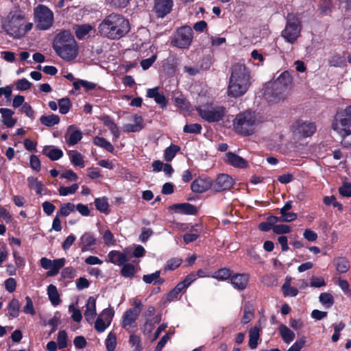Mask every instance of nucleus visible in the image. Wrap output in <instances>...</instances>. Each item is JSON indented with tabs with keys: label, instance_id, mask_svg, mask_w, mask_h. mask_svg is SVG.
<instances>
[{
	"label": "nucleus",
	"instance_id": "1",
	"mask_svg": "<svg viewBox=\"0 0 351 351\" xmlns=\"http://www.w3.org/2000/svg\"><path fill=\"white\" fill-rule=\"evenodd\" d=\"M130 29V22L123 16L110 14L99 25V33L109 39L117 40L125 36Z\"/></svg>",
	"mask_w": 351,
	"mask_h": 351
},
{
	"label": "nucleus",
	"instance_id": "2",
	"mask_svg": "<svg viewBox=\"0 0 351 351\" xmlns=\"http://www.w3.org/2000/svg\"><path fill=\"white\" fill-rule=\"evenodd\" d=\"M53 49L63 60L71 61L77 56L78 46L70 31L63 30L54 38Z\"/></svg>",
	"mask_w": 351,
	"mask_h": 351
},
{
	"label": "nucleus",
	"instance_id": "3",
	"mask_svg": "<svg viewBox=\"0 0 351 351\" xmlns=\"http://www.w3.org/2000/svg\"><path fill=\"white\" fill-rule=\"evenodd\" d=\"M261 122L257 113L245 110L237 114L233 120V127L237 134L248 136L254 134L256 126Z\"/></svg>",
	"mask_w": 351,
	"mask_h": 351
},
{
	"label": "nucleus",
	"instance_id": "4",
	"mask_svg": "<svg viewBox=\"0 0 351 351\" xmlns=\"http://www.w3.org/2000/svg\"><path fill=\"white\" fill-rule=\"evenodd\" d=\"M332 129L343 137L351 134V105L337 111Z\"/></svg>",
	"mask_w": 351,
	"mask_h": 351
},
{
	"label": "nucleus",
	"instance_id": "5",
	"mask_svg": "<svg viewBox=\"0 0 351 351\" xmlns=\"http://www.w3.org/2000/svg\"><path fill=\"white\" fill-rule=\"evenodd\" d=\"M251 85L250 73L245 64L241 63L234 64L231 69L228 88H246Z\"/></svg>",
	"mask_w": 351,
	"mask_h": 351
},
{
	"label": "nucleus",
	"instance_id": "6",
	"mask_svg": "<svg viewBox=\"0 0 351 351\" xmlns=\"http://www.w3.org/2000/svg\"><path fill=\"white\" fill-rule=\"evenodd\" d=\"M213 101H207L196 107L198 115L208 123L218 122L221 121L226 114V108L223 106L212 107Z\"/></svg>",
	"mask_w": 351,
	"mask_h": 351
},
{
	"label": "nucleus",
	"instance_id": "7",
	"mask_svg": "<svg viewBox=\"0 0 351 351\" xmlns=\"http://www.w3.org/2000/svg\"><path fill=\"white\" fill-rule=\"evenodd\" d=\"M36 27L39 30H47L53 24V12L46 5L39 4L34 9Z\"/></svg>",
	"mask_w": 351,
	"mask_h": 351
},
{
	"label": "nucleus",
	"instance_id": "8",
	"mask_svg": "<svg viewBox=\"0 0 351 351\" xmlns=\"http://www.w3.org/2000/svg\"><path fill=\"white\" fill-rule=\"evenodd\" d=\"M301 25L299 19L293 14L287 16V25L282 32L284 38L290 43H293L300 34Z\"/></svg>",
	"mask_w": 351,
	"mask_h": 351
},
{
	"label": "nucleus",
	"instance_id": "9",
	"mask_svg": "<svg viewBox=\"0 0 351 351\" xmlns=\"http://www.w3.org/2000/svg\"><path fill=\"white\" fill-rule=\"evenodd\" d=\"M193 40V31L189 26H182L177 29L171 38L173 46L180 48H188Z\"/></svg>",
	"mask_w": 351,
	"mask_h": 351
},
{
	"label": "nucleus",
	"instance_id": "10",
	"mask_svg": "<svg viewBox=\"0 0 351 351\" xmlns=\"http://www.w3.org/2000/svg\"><path fill=\"white\" fill-rule=\"evenodd\" d=\"M24 25V18L21 15L13 16L6 23L3 28L9 35L14 38H20L24 36L23 26Z\"/></svg>",
	"mask_w": 351,
	"mask_h": 351
},
{
	"label": "nucleus",
	"instance_id": "11",
	"mask_svg": "<svg viewBox=\"0 0 351 351\" xmlns=\"http://www.w3.org/2000/svg\"><path fill=\"white\" fill-rule=\"evenodd\" d=\"M140 315L138 309L129 308L122 316L121 326L128 332H132L130 328H136V320Z\"/></svg>",
	"mask_w": 351,
	"mask_h": 351
},
{
	"label": "nucleus",
	"instance_id": "12",
	"mask_svg": "<svg viewBox=\"0 0 351 351\" xmlns=\"http://www.w3.org/2000/svg\"><path fill=\"white\" fill-rule=\"evenodd\" d=\"M234 185V180L228 174H219L216 178L215 182H213V189L215 192L219 193L230 190Z\"/></svg>",
	"mask_w": 351,
	"mask_h": 351
},
{
	"label": "nucleus",
	"instance_id": "13",
	"mask_svg": "<svg viewBox=\"0 0 351 351\" xmlns=\"http://www.w3.org/2000/svg\"><path fill=\"white\" fill-rule=\"evenodd\" d=\"M213 186V180L206 176H199L191 184V189L195 193H203Z\"/></svg>",
	"mask_w": 351,
	"mask_h": 351
},
{
	"label": "nucleus",
	"instance_id": "14",
	"mask_svg": "<svg viewBox=\"0 0 351 351\" xmlns=\"http://www.w3.org/2000/svg\"><path fill=\"white\" fill-rule=\"evenodd\" d=\"M294 127V132L304 138L312 136L316 132V125L311 121L299 120Z\"/></svg>",
	"mask_w": 351,
	"mask_h": 351
},
{
	"label": "nucleus",
	"instance_id": "15",
	"mask_svg": "<svg viewBox=\"0 0 351 351\" xmlns=\"http://www.w3.org/2000/svg\"><path fill=\"white\" fill-rule=\"evenodd\" d=\"M286 89H262L260 93L269 104H276L285 98ZM259 94V93H258Z\"/></svg>",
	"mask_w": 351,
	"mask_h": 351
},
{
	"label": "nucleus",
	"instance_id": "16",
	"mask_svg": "<svg viewBox=\"0 0 351 351\" xmlns=\"http://www.w3.org/2000/svg\"><path fill=\"white\" fill-rule=\"evenodd\" d=\"M172 6V0H155L154 12L158 17L163 18L171 12Z\"/></svg>",
	"mask_w": 351,
	"mask_h": 351
},
{
	"label": "nucleus",
	"instance_id": "17",
	"mask_svg": "<svg viewBox=\"0 0 351 351\" xmlns=\"http://www.w3.org/2000/svg\"><path fill=\"white\" fill-rule=\"evenodd\" d=\"M224 161L236 168L244 169L248 167V162L245 159L232 152L226 154Z\"/></svg>",
	"mask_w": 351,
	"mask_h": 351
},
{
	"label": "nucleus",
	"instance_id": "18",
	"mask_svg": "<svg viewBox=\"0 0 351 351\" xmlns=\"http://www.w3.org/2000/svg\"><path fill=\"white\" fill-rule=\"evenodd\" d=\"M249 279L250 276L247 274H233L230 281L235 289L242 291L247 287Z\"/></svg>",
	"mask_w": 351,
	"mask_h": 351
},
{
	"label": "nucleus",
	"instance_id": "19",
	"mask_svg": "<svg viewBox=\"0 0 351 351\" xmlns=\"http://www.w3.org/2000/svg\"><path fill=\"white\" fill-rule=\"evenodd\" d=\"M170 208L174 210L176 213L189 215H195L198 213L197 207L189 203L174 204Z\"/></svg>",
	"mask_w": 351,
	"mask_h": 351
},
{
	"label": "nucleus",
	"instance_id": "20",
	"mask_svg": "<svg viewBox=\"0 0 351 351\" xmlns=\"http://www.w3.org/2000/svg\"><path fill=\"white\" fill-rule=\"evenodd\" d=\"M96 315V299L90 296L88 299L87 303L86 304L84 317L88 323L92 324Z\"/></svg>",
	"mask_w": 351,
	"mask_h": 351
},
{
	"label": "nucleus",
	"instance_id": "21",
	"mask_svg": "<svg viewBox=\"0 0 351 351\" xmlns=\"http://www.w3.org/2000/svg\"><path fill=\"white\" fill-rule=\"evenodd\" d=\"M97 244V239L91 232H85L80 239V246L82 252L89 250L91 246Z\"/></svg>",
	"mask_w": 351,
	"mask_h": 351
},
{
	"label": "nucleus",
	"instance_id": "22",
	"mask_svg": "<svg viewBox=\"0 0 351 351\" xmlns=\"http://www.w3.org/2000/svg\"><path fill=\"white\" fill-rule=\"evenodd\" d=\"M134 124L128 123L123 125V130L125 132H137L144 128L143 119L141 116L136 114L134 115Z\"/></svg>",
	"mask_w": 351,
	"mask_h": 351
},
{
	"label": "nucleus",
	"instance_id": "23",
	"mask_svg": "<svg viewBox=\"0 0 351 351\" xmlns=\"http://www.w3.org/2000/svg\"><path fill=\"white\" fill-rule=\"evenodd\" d=\"M159 89H147V96L153 98L154 101L160 105L161 108L167 106L168 101L162 93L158 92Z\"/></svg>",
	"mask_w": 351,
	"mask_h": 351
},
{
	"label": "nucleus",
	"instance_id": "24",
	"mask_svg": "<svg viewBox=\"0 0 351 351\" xmlns=\"http://www.w3.org/2000/svg\"><path fill=\"white\" fill-rule=\"evenodd\" d=\"M109 261L114 265L121 266L128 261L125 254L119 251L112 250L108 254Z\"/></svg>",
	"mask_w": 351,
	"mask_h": 351
},
{
	"label": "nucleus",
	"instance_id": "25",
	"mask_svg": "<svg viewBox=\"0 0 351 351\" xmlns=\"http://www.w3.org/2000/svg\"><path fill=\"white\" fill-rule=\"evenodd\" d=\"M65 77L72 83L73 88H96L97 86L96 83L77 79L71 73L65 75Z\"/></svg>",
	"mask_w": 351,
	"mask_h": 351
},
{
	"label": "nucleus",
	"instance_id": "26",
	"mask_svg": "<svg viewBox=\"0 0 351 351\" xmlns=\"http://www.w3.org/2000/svg\"><path fill=\"white\" fill-rule=\"evenodd\" d=\"M0 113L2 117V121L7 128H12L16 123V119L12 117L14 112L9 108H0Z\"/></svg>",
	"mask_w": 351,
	"mask_h": 351
},
{
	"label": "nucleus",
	"instance_id": "27",
	"mask_svg": "<svg viewBox=\"0 0 351 351\" xmlns=\"http://www.w3.org/2000/svg\"><path fill=\"white\" fill-rule=\"evenodd\" d=\"M42 152L53 161L58 160L63 156V152L60 149L50 145L45 146Z\"/></svg>",
	"mask_w": 351,
	"mask_h": 351
},
{
	"label": "nucleus",
	"instance_id": "28",
	"mask_svg": "<svg viewBox=\"0 0 351 351\" xmlns=\"http://www.w3.org/2000/svg\"><path fill=\"white\" fill-rule=\"evenodd\" d=\"M143 280L146 284L153 283L154 285H162L165 280L160 278V271L158 270L150 274H145L143 276Z\"/></svg>",
	"mask_w": 351,
	"mask_h": 351
},
{
	"label": "nucleus",
	"instance_id": "29",
	"mask_svg": "<svg viewBox=\"0 0 351 351\" xmlns=\"http://www.w3.org/2000/svg\"><path fill=\"white\" fill-rule=\"evenodd\" d=\"M47 291L49 300L51 304L54 306L59 305L62 301L57 287L55 285L51 284L47 287Z\"/></svg>",
	"mask_w": 351,
	"mask_h": 351
},
{
	"label": "nucleus",
	"instance_id": "30",
	"mask_svg": "<svg viewBox=\"0 0 351 351\" xmlns=\"http://www.w3.org/2000/svg\"><path fill=\"white\" fill-rule=\"evenodd\" d=\"M233 274V271L230 269L223 267L215 271L211 274V277L220 281H224L231 280Z\"/></svg>",
	"mask_w": 351,
	"mask_h": 351
},
{
	"label": "nucleus",
	"instance_id": "31",
	"mask_svg": "<svg viewBox=\"0 0 351 351\" xmlns=\"http://www.w3.org/2000/svg\"><path fill=\"white\" fill-rule=\"evenodd\" d=\"M292 77L288 71L282 72L275 80L274 85L277 87H288L291 84Z\"/></svg>",
	"mask_w": 351,
	"mask_h": 351
},
{
	"label": "nucleus",
	"instance_id": "32",
	"mask_svg": "<svg viewBox=\"0 0 351 351\" xmlns=\"http://www.w3.org/2000/svg\"><path fill=\"white\" fill-rule=\"evenodd\" d=\"M260 328L254 326L249 331V347L254 350L257 348L260 337Z\"/></svg>",
	"mask_w": 351,
	"mask_h": 351
},
{
	"label": "nucleus",
	"instance_id": "33",
	"mask_svg": "<svg viewBox=\"0 0 351 351\" xmlns=\"http://www.w3.org/2000/svg\"><path fill=\"white\" fill-rule=\"evenodd\" d=\"M278 330L282 340L286 343H289L294 339L295 333L286 325L280 324Z\"/></svg>",
	"mask_w": 351,
	"mask_h": 351
},
{
	"label": "nucleus",
	"instance_id": "34",
	"mask_svg": "<svg viewBox=\"0 0 351 351\" xmlns=\"http://www.w3.org/2000/svg\"><path fill=\"white\" fill-rule=\"evenodd\" d=\"M334 263L339 273L343 274L350 269V263L345 257H338L334 260Z\"/></svg>",
	"mask_w": 351,
	"mask_h": 351
},
{
	"label": "nucleus",
	"instance_id": "35",
	"mask_svg": "<svg viewBox=\"0 0 351 351\" xmlns=\"http://www.w3.org/2000/svg\"><path fill=\"white\" fill-rule=\"evenodd\" d=\"M282 291L285 297H295L299 292L297 288L291 286V278L288 277L286 278L285 282L282 286Z\"/></svg>",
	"mask_w": 351,
	"mask_h": 351
},
{
	"label": "nucleus",
	"instance_id": "36",
	"mask_svg": "<svg viewBox=\"0 0 351 351\" xmlns=\"http://www.w3.org/2000/svg\"><path fill=\"white\" fill-rule=\"evenodd\" d=\"M93 143L95 145H97L110 153H113L114 151V146L108 141L105 138L101 136H95L93 138Z\"/></svg>",
	"mask_w": 351,
	"mask_h": 351
},
{
	"label": "nucleus",
	"instance_id": "37",
	"mask_svg": "<svg viewBox=\"0 0 351 351\" xmlns=\"http://www.w3.org/2000/svg\"><path fill=\"white\" fill-rule=\"evenodd\" d=\"M65 258H57L52 261V267L51 269L49 270L47 272V276H53L59 273V271L61 268H62L65 264Z\"/></svg>",
	"mask_w": 351,
	"mask_h": 351
},
{
	"label": "nucleus",
	"instance_id": "38",
	"mask_svg": "<svg viewBox=\"0 0 351 351\" xmlns=\"http://www.w3.org/2000/svg\"><path fill=\"white\" fill-rule=\"evenodd\" d=\"M95 206L96 209L101 213H109V204L106 197H97L95 199Z\"/></svg>",
	"mask_w": 351,
	"mask_h": 351
},
{
	"label": "nucleus",
	"instance_id": "39",
	"mask_svg": "<svg viewBox=\"0 0 351 351\" xmlns=\"http://www.w3.org/2000/svg\"><path fill=\"white\" fill-rule=\"evenodd\" d=\"M75 35L78 39H83L93 29L89 24L78 25L74 27Z\"/></svg>",
	"mask_w": 351,
	"mask_h": 351
},
{
	"label": "nucleus",
	"instance_id": "40",
	"mask_svg": "<svg viewBox=\"0 0 351 351\" xmlns=\"http://www.w3.org/2000/svg\"><path fill=\"white\" fill-rule=\"evenodd\" d=\"M40 121L43 125L47 127H51L59 123L60 117L53 114L48 116L43 115L40 118Z\"/></svg>",
	"mask_w": 351,
	"mask_h": 351
},
{
	"label": "nucleus",
	"instance_id": "41",
	"mask_svg": "<svg viewBox=\"0 0 351 351\" xmlns=\"http://www.w3.org/2000/svg\"><path fill=\"white\" fill-rule=\"evenodd\" d=\"M75 206L74 204L68 202L64 203L60 205V209L57 211L56 214L58 217H67L72 212H74Z\"/></svg>",
	"mask_w": 351,
	"mask_h": 351
},
{
	"label": "nucleus",
	"instance_id": "42",
	"mask_svg": "<svg viewBox=\"0 0 351 351\" xmlns=\"http://www.w3.org/2000/svg\"><path fill=\"white\" fill-rule=\"evenodd\" d=\"M8 314L10 317L14 318L17 317L20 311L19 301L16 298L12 299L8 304Z\"/></svg>",
	"mask_w": 351,
	"mask_h": 351
},
{
	"label": "nucleus",
	"instance_id": "43",
	"mask_svg": "<svg viewBox=\"0 0 351 351\" xmlns=\"http://www.w3.org/2000/svg\"><path fill=\"white\" fill-rule=\"evenodd\" d=\"M27 182L30 189H34L37 195H41L43 184L38 178L29 176L27 178Z\"/></svg>",
	"mask_w": 351,
	"mask_h": 351
},
{
	"label": "nucleus",
	"instance_id": "44",
	"mask_svg": "<svg viewBox=\"0 0 351 351\" xmlns=\"http://www.w3.org/2000/svg\"><path fill=\"white\" fill-rule=\"evenodd\" d=\"M180 150V147L178 145L171 144L165 150V160L167 162L171 161Z\"/></svg>",
	"mask_w": 351,
	"mask_h": 351
},
{
	"label": "nucleus",
	"instance_id": "45",
	"mask_svg": "<svg viewBox=\"0 0 351 351\" xmlns=\"http://www.w3.org/2000/svg\"><path fill=\"white\" fill-rule=\"evenodd\" d=\"M121 270V274L125 278H133L136 274V269L132 263H125Z\"/></svg>",
	"mask_w": 351,
	"mask_h": 351
},
{
	"label": "nucleus",
	"instance_id": "46",
	"mask_svg": "<svg viewBox=\"0 0 351 351\" xmlns=\"http://www.w3.org/2000/svg\"><path fill=\"white\" fill-rule=\"evenodd\" d=\"M69 156L72 164L81 168L84 167L83 156L80 153L76 151H71Z\"/></svg>",
	"mask_w": 351,
	"mask_h": 351
},
{
	"label": "nucleus",
	"instance_id": "47",
	"mask_svg": "<svg viewBox=\"0 0 351 351\" xmlns=\"http://www.w3.org/2000/svg\"><path fill=\"white\" fill-rule=\"evenodd\" d=\"M82 138V133L79 130H75L73 132H71L69 134V138L66 140L67 143L69 145H75L77 144L79 141H81Z\"/></svg>",
	"mask_w": 351,
	"mask_h": 351
},
{
	"label": "nucleus",
	"instance_id": "48",
	"mask_svg": "<svg viewBox=\"0 0 351 351\" xmlns=\"http://www.w3.org/2000/svg\"><path fill=\"white\" fill-rule=\"evenodd\" d=\"M117 346V335L110 332L106 339V347L107 351H114Z\"/></svg>",
	"mask_w": 351,
	"mask_h": 351
},
{
	"label": "nucleus",
	"instance_id": "49",
	"mask_svg": "<svg viewBox=\"0 0 351 351\" xmlns=\"http://www.w3.org/2000/svg\"><path fill=\"white\" fill-rule=\"evenodd\" d=\"M202 127L199 123L186 124L183 128L184 133L199 134L202 132Z\"/></svg>",
	"mask_w": 351,
	"mask_h": 351
},
{
	"label": "nucleus",
	"instance_id": "50",
	"mask_svg": "<svg viewBox=\"0 0 351 351\" xmlns=\"http://www.w3.org/2000/svg\"><path fill=\"white\" fill-rule=\"evenodd\" d=\"M79 188V185L76 183L73 184L70 186H60L58 189L59 194L62 196H66L69 194H74Z\"/></svg>",
	"mask_w": 351,
	"mask_h": 351
},
{
	"label": "nucleus",
	"instance_id": "51",
	"mask_svg": "<svg viewBox=\"0 0 351 351\" xmlns=\"http://www.w3.org/2000/svg\"><path fill=\"white\" fill-rule=\"evenodd\" d=\"M58 105L59 112L62 114H66L69 112L71 107V101L69 98H62L59 100Z\"/></svg>",
	"mask_w": 351,
	"mask_h": 351
},
{
	"label": "nucleus",
	"instance_id": "52",
	"mask_svg": "<svg viewBox=\"0 0 351 351\" xmlns=\"http://www.w3.org/2000/svg\"><path fill=\"white\" fill-rule=\"evenodd\" d=\"M319 302L326 305L327 308L332 306L334 304V298L329 293H322L319 297Z\"/></svg>",
	"mask_w": 351,
	"mask_h": 351
},
{
	"label": "nucleus",
	"instance_id": "53",
	"mask_svg": "<svg viewBox=\"0 0 351 351\" xmlns=\"http://www.w3.org/2000/svg\"><path fill=\"white\" fill-rule=\"evenodd\" d=\"M67 333L66 330H60L58 333L57 343L59 349H64L67 347Z\"/></svg>",
	"mask_w": 351,
	"mask_h": 351
},
{
	"label": "nucleus",
	"instance_id": "54",
	"mask_svg": "<svg viewBox=\"0 0 351 351\" xmlns=\"http://www.w3.org/2000/svg\"><path fill=\"white\" fill-rule=\"evenodd\" d=\"M339 194L342 197H351V183L343 182L342 185L338 189Z\"/></svg>",
	"mask_w": 351,
	"mask_h": 351
},
{
	"label": "nucleus",
	"instance_id": "55",
	"mask_svg": "<svg viewBox=\"0 0 351 351\" xmlns=\"http://www.w3.org/2000/svg\"><path fill=\"white\" fill-rule=\"evenodd\" d=\"M182 261L178 258H171L167 261L165 270H174L182 263Z\"/></svg>",
	"mask_w": 351,
	"mask_h": 351
},
{
	"label": "nucleus",
	"instance_id": "56",
	"mask_svg": "<svg viewBox=\"0 0 351 351\" xmlns=\"http://www.w3.org/2000/svg\"><path fill=\"white\" fill-rule=\"evenodd\" d=\"M129 343L132 346H135L134 351H142L141 340L138 336L134 334L131 335L130 336Z\"/></svg>",
	"mask_w": 351,
	"mask_h": 351
},
{
	"label": "nucleus",
	"instance_id": "57",
	"mask_svg": "<svg viewBox=\"0 0 351 351\" xmlns=\"http://www.w3.org/2000/svg\"><path fill=\"white\" fill-rule=\"evenodd\" d=\"M26 304L24 306L23 311L26 314L34 315L36 311L34 308L33 302L29 296L25 297Z\"/></svg>",
	"mask_w": 351,
	"mask_h": 351
},
{
	"label": "nucleus",
	"instance_id": "58",
	"mask_svg": "<svg viewBox=\"0 0 351 351\" xmlns=\"http://www.w3.org/2000/svg\"><path fill=\"white\" fill-rule=\"evenodd\" d=\"M130 0H106L112 7L115 8H124L130 3Z\"/></svg>",
	"mask_w": 351,
	"mask_h": 351
},
{
	"label": "nucleus",
	"instance_id": "59",
	"mask_svg": "<svg viewBox=\"0 0 351 351\" xmlns=\"http://www.w3.org/2000/svg\"><path fill=\"white\" fill-rule=\"evenodd\" d=\"M153 234L154 232L151 228L143 227L141 228V233L139 235V240L142 243H146Z\"/></svg>",
	"mask_w": 351,
	"mask_h": 351
},
{
	"label": "nucleus",
	"instance_id": "60",
	"mask_svg": "<svg viewBox=\"0 0 351 351\" xmlns=\"http://www.w3.org/2000/svg\"><path fill=\"white\" fill-rule=\"evenodd\" d=\"M280 213L281 215L280 219H281V221H282V222L293 221L297 219V217H298L297 214L295 213H293V212L285 211L284 213Z\"/></svg>",
	"mask_w": 351,
	"mask_h": 351
},
{
	"label": "nucleus",
	"instance_id": "61",
	"mask_svg": "<svg viewBox=\"0 0 351 351\" xmlns=\"http://www.w3.org/2000/svg\"><path fill=\"white\" fill-rule=\"evenodd\" d=\"M273 231L278 234H287L291 232V228L288 225L278 224L274 226Z\"/></svg>",
	"mask_w": 351,
	"mask_h": 351
},
{
	"label": "nucleus",
	"instance_id": "62",
	"mask_svg": "<svg viewBox=\"0 0 351 351\" xmlns=\"http://www.w3.org/2000/svg\"><path fill=\"white\" fill-rule=\"evenodd\" d=\"M30 167L37 171L40 170L41 165L38 157L34 154L31 155L29 160Z\"/></svg>",
	"mask_w": 351,
	"mask_h": 351
},
{
	"label": "nucleus",
	"instance_id": "63",
	"mask_svg": "<svg viewBox=\"0 0 351 351\" xmlns=\"http://www.w3.org/2000/svg\"><path fill=\"white\" fill-rule=\"evenodd\" d=\"M73 344L76 349H83L87 345V341L84 337L77 336L74 338Z\"/></svg>",
	"mask_w": 351,
	"mask_h": 351
},
{
	"label": "nucleus",
	"instance_id": "64",
	"mask_svg": "<svg viewBox=\"0 0 351 351\" xmlns=\"http://www.w3.org/2000/svg\"><path fill=\"white\" fill-rule=\"evenodd\" d=\"M61 274L63 278L72 279L75 276V269L72 267H64Z\"/></svg>",
	"mask_w": 351,
	"mask_h": 351
}]
</instances>
